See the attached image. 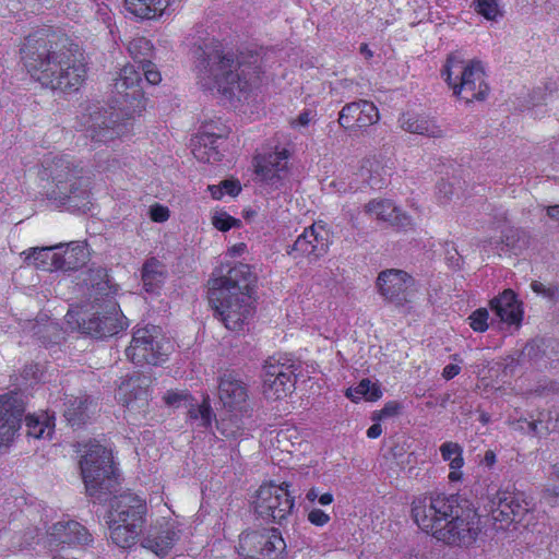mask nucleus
Here are the masks:
<instances>
[{"label": "nucleus", "mask_w": 559, "mask_h": 559, "mask_svg": "<svg viewBox=\"0 0 559 559\" xmlns=\"http://www.w3.org/2000/svg\"><path fill=\"white\" fill-rule=\"evenodd\" d=\"M21 55L29 75L45 87L74 92L85 80L83 53L63 34L41 29L28 35Z\"/></svg>", "instance_id": "nucleus-1"}, {"label": "nucleus", "mask_w": 559, "mask_h": 559, "mask_svg": "<svg viewBox=\"0 0 559 559\" xmlns=\"http://www.w3.org/2000/svg\"><path fill=\"white\" fill-rule=\"evenodd\" d=\"M80 468L86 493L94 502H109L107 523L144 524L145 500L131 491L118 495L119 481L112 466L111 453L99 443L86 445Z\"/></svg>", "instance_id": "nucleus-2"}, {"label": "nucleus", "mask_w": 559, "mask_h": 559, "mask_svg": "<svg viewBox=\"0 0 559 559\" xmlns=\"http://www.w3.org/2000/svg\"><path fill=\"white\" fill-rule=\"evenodd\" d=\"M194 71L198 84L206 91L217 90L233 95L257 86L260 80L258 56L225 52L219 45L205 44L194 49Z\"/></svg>", "instance_id": "nucleus-3"}, {"label": "nucleus", "mask_w": 559, "mask_h": 559, "mask_svg": "<svg viewBox=\"0 0 559 559\" xmlns=\"http://www.w3.org/2000/svg\"><path fill=\"white\" fill-rule=\"evenodd\" d=\"M209 281V301L224 325L240 331L253 317L252 290L255 275L248 264L239 263L226 273L217 270Z\"/></svg>", "instance_id": "nucleus-4"}, {"label": "nucleus", "mask_w": 559, "mask_h": 559, "mask_svg": "<svg viewBox=\"0 0 559 559\" xmlns=\"http://www.w3.org/2000/svg\"><path fill=\"white\" fill-rule=\"evenodd\" d=\"M433 498L439 521L436 538L448 545H472L480 532L473 503L460 495L433 493Z\"/></svg>", "instance_id": "nucleus-5"}, {"label": "nucleus", "mask_w": 559, "mask_h": 559, "mask_svg": "<svg viewBox=\"0 0 559 559\" xmlns=\"http://www.w3.org/2000/svg\"><path fill=\"white\" fill-rule=\"evenodd\" d=\"M50 183L47 188V199L56 206L68 205L70 209L85 211L88 209V170L82 162L73 157L55 156L47 163Z\"/></svg>", "instance_id": "nucleus-6"}, {"label": "nucleus", "mask_w": 559, "mask_h": 559, "mask_svg": "<svg viewBox=\"0 0 559 559\" xmlns=\"http://www.w3.org/2000/svg\"><path fill=\"white\" fill-rule=\"evenodd\" d=\"M448 85L453 90L455 96L466 103L484 100L489 92L485 82V72L479 61L466 63L459 52L448 56L441 71Z\"/></svg>", "instance_id": "nucleus-7"}, {"label": "nucleus", "mask_w": 559, "mask_h": 559, "mask_svg": "<svg viewBox=\"0 0 559 559\" xmlns=\"http://www.w3.org/2000/svg\"><path fill=\"white\" fill-rule=\"evenodd\" d=\"M171 344L156 325L138 328L133 332L130 346L126 349L127 357L136 365H158L165 361Z\"/></svg>", "instance_id": "nucleus-8"}, {"label": "nucleus", "mask_w": 559, "mask_h": 559, "mask_svg": "<svg viewBox=\"0 0 559 559\" xmlns=\"http://www.w3.org/2000/svg\"><path fill=\"white\" fill-rule=\"evenodd\" d=\"M288 487V483L261 485L253 500L254 513L263 520L283 524L295 507V497L290 495Z\"/></svg>", "instance_id": "nucleus-9"}, {"label": "nucleus", "mask_w": 559, "mask_h": 559, "mask_svg": "<svg viewBox=\"0 0 559 559\" xmlns=\"http://www.w3.org/2000/svg\"><path fill=\"white\" fill-rule=\"evenodd\" d=\"M286 544L275 527L248 530L240 534L238 554L243 559H283Z\"/></svg>", "instance_id": "nucleus-10"}, {"label": "nucleus", "mask_w": 559, "mask_h": 559, "mask_svg": "<svg viewBox=\"0 0 559 559\" xmlns=\"http://www.w3.org/2000/svg\"><path fill=\"white\" fill-rule=\"evenodd\" d=\"M491 519L497 531L512 523H521L531 510V503L521 491L498 490L491 499Z\"/></svg>", "instance_id": "nucleus-11"}, {"label": "nucleus", "mask_w": 559, "mask_h": 559, "mask_svg": "<svg viewBox=\"0 0 559 559\" xmlns=\"http://www.w3.org/2000/svg\"><path fill=\"white\" fill-rule=\"evenodd\" d=\"M296 365L289 360L269 358L263 366V394L269 400H281L293 392Z\"/></svg>", "instance_id": "nucleus-12"}, {"label": "nucleus", "mask_w": 559, "mask_h": 559, "mask_svg": "<svg viewBox=\"0 0 559 559\" xmlns=\"http://www.w3.org/2000/svg\"><path fill=\"white\" fill-rule=\"evenodd\" d=\"M117 399L126 407V419L133 424L145 418L148 413V391L145 377H130L121 382Z\"/></svg>", "instance_id": "nucleus-13"}, {"label": "nucleus", "mask_w": 559, "mask_h": 559, "mask_svg": "<svg viewBox=\"0 0 559 559\" xmlns=\"http://www.w3.org/2000/svg\"><path fill=\"white\" fill-rule=\"evenodd\" d=\"M377 286L388 301L403 306L411 300L415 290V280L405 271L390 269L380 272Z\"/></svg>", "instance_id": "nucleus-14"}, {"label": "nucleus", "mask_w": 559, "mask_h": 559, "mask_svg": "<svg viewBox=\"0 0 559 559\" xmlns=\"http://www.w3.org/2000/svg\"><path fill=\"white\" fill-rule=\"evenodd\" d=\"M24 412L25 402L21 392L12 391L0 396V448L13 441Z\"/></svg>", "instance_id": "nucleus-15"}, {"label": "nucleus", "mask_w": 559, "mask_h": 559, "mask_svg": "<svg viewBox=\"0 0 559 559\" xmlns=\"http://www.w3.org/2000/svg\"><path fill=\"white\" fill-rule=\"evenodd\" d=\"M124 123H119V114L96 107L86 121V133L95 142L107 143L123 134Z\"/></svg>", "instance_id": "nucleus-16"}, {"label": "nucleus", "mask_w": 559, "mask_h": 559, "mask_svg": "<svg viewBox=\"0 0 559 559\" xmlns=\"http://www.w3.org/2000/svg\"><path fill=\"white\" fill-rule=\"evenodd\" d=\"M66 319L69 324L75 322L81 333L94 338L112 336L122 329V321L114 312H107L103 316L99 313L84 314L80 319H75V313L68 311Z\"/></svg>", "instance_id": "nucleus-17"}, {"label": "nucleus", "mask_w": 559, "mask_h": 559, "mask_svg": "<svg viewBox=\"0 0 559 559\" xmlns=\"http://www.w3.org/2000/svg\"><path fill=\"white\" fill-rule=\"evenodd\" d=\"M329 250L328 231L323 226L313 224L305 228L304 233L297 237L287 253L294 259L299 257H312L318 259L324 255Z\"/></svg>", "instance_id": "nucleus-18"}, {"label": "nucleus", "mask_w": 559, "mask_h": 559, "mask_svg": "<svg viewBox=\"0 0 559 559\" xmlns=\"http://www.w3.org/2000/svg\"><path fill=\"white\" fill-rule=\"evenodd\" d=\"M92 542V535L86 527L73 520L53 523L47 531V544L50 549L88 545Z\"/></svg>", "instance_id": "nucleus-19"}, {"label": "nucleus", "mask_w": 559, "mask_h": 559, "mask_svg": "<svg viewBox=\"0 0 559 559\" xmlns=\"http://www.w3.org/2000/svg\"><path fill=\"white\" fill-rule=\"evenodd\" d=\"M218 396L229 412L247 413L249 408L246 383L234 372L225 371L219 377Z\"/></svg>", "instance_id": "nucleus-20"}, {"label": "nucleus", "mask_w": 559, "mask_h": 559, "mask_svg": "<svg viewBox=\"0 0 559 559\" xmlns=\"http://www.w3.org/2000/svg\"><path fill=\"white\" fill-rule=\"evenodd\" d=\"M379 111L373 103L359 99L346 104L338 114V123L345 130L365 129L379 121Z\"/></svg>", "instance_id": "nucleus-21"}, {"label": "nucleus", "mask_w": 559, "mask_h": 559, "mask_svg": "<svg viewBox=\"0 0 559 559\" xmlns=\"http://www.w3.org/2000/svg\"><path fill=\"white\" fill-rule=\"evenodd\" d=\"M114 90L126 103H141L143 98V87L141 72L135 64L124 66L118 76L115 79Z\"/></svg>", "instance_id": "nucleus-22"}, {"label": "nucleus", "mask_w": 559, "mask_h": 559, "mask_svg": "<svg viewBox=\"0 0 559 559\" xmlns=\"http://www.w3.org/2000/svg\"><path fill=\"white\" fill-rule=\"evenodd\" d=\"M288 151L282 150L255 158V173L269 185L277 186L287 173Z\"/></svg>", "instance_id": "nucleus-23"}, {"label": "nucleus", "mask_w": 559, "mask_h": 559, "mask_svg": "<svg viewBox=\"0 0 559 559\" xmlns=\"http://www.w3.org/2000/svg\"><path fill=\"white\" fill-rule=\"evenodd\" d=\"M365 211L367 214L379 221L388 222L392 226L406 228L412 225V218L390 200H372L366 204Z\"/></svg>", "instance_id": "nucleus-24"}, {"label": "nucleus", "mask_w": 559, "mask_h": 559, "mask_svg": "<svg viewBox=\"0 0 559 559\" xmlns=\"http://www.w3.org/2000/svg\"><path fill=\"white\" fill-rule=\"evenodd\" d=\"M412 515L423 531L436 537L439 521L435 510L433 493L415 498L412 503Z\"/></svg>", "instance_id": "nucleus-25"}, {"label": "nucleus", "mask_w": 559, "mask_h": 559, "mask_svg": "<svg viewBox=\"0 0 559 559\" xmlns=\"http://www.w3.org/2000/svg\"><path fill=\"white\" fill-rule=\"evenodd\" d=\"M490 308L502 322L520 324L522 321L521 304L512 289H504L499 296L492 298Z\"/></svg>", "instance_id": "nucleus-26"}, {"label": "nucleus", "mask_w": 559, "mask_h": 559, "mask_svg": "<svg viewBox=\"0 0 559 559\" xmlns=\"http://www.w3.org/2000/svg\"><path fill=\"white\" fill-rule=\"evenodd\" d=\"M179 539V532L170 524H166L155 534H150L142 542V546L156 556L163 558L168 555L175 543Z\"/></svg>", "instance_id": "nucleus-27"}, {"label": "nucleus", "mask_w": 559, "mask_h": 559, "mask_svg": "<svg viewBox=\"0 0 559 559\" xmlns=\"http://www.w3.org/2000/svg\"><path fill=\"white\" fill-rule=\"evenodd\" d=\"M401 128L409 133L428 138H442L443 130L431 119L415 114H403L399 120Z\"/></svg>", "instance_id": "nucleus-28"}, {"label": "nucleus", "mask_w": 559, "mask_h": 559, "mask_svg": "<svg viewBox=\"0 0 559 559\" xmlns=\"http://www.w3.org/2000/svg\"><path fill=\"white\" fill-rule=\"evenodd\" d=\"M549 348L550 342L547 340L528 342L520 353L519 364H530L539 370L546 369L551 358Z\"/></svg>", "instance_id": "nucleus-29"}, {"label": "nucleus", "mask_w": 559, "mask_h": 559, "mask_svg": "<svg viewBox=\"0 0 559 559\" xmlns=\"http://www.w3.org/2000/svg\"><path fill=\"white\" fill-rule=\"evenodd\" d=\"M63 246V249L58 250V270L73 271L86 263L88 253L84 243L72 241Z\"/></svg>", "instance_id": "nucleus-30"}, {"label": "nucleus", "mask_w": 559, "mask_h": 559, "mask_svg": "<svg viewBox=\"0 0 559 559\" xmlns=\"http://www.w3.org/2000/svg\"><path fill=\"white\" fill-rule=\"evenodd\" d=\"M63 248V243H58L50 247L34 248L32 253L26 257V261L28 264H32L36 269L43 271H57L59 259L58 250Z\"/></svg>", "instance_id": "nucleus-31"}, {"label": "nucleus", "mask_w": 559, "mask_h": 559, "mask_svg": "<svg viewBox=\"0 0 559 559\" xmlns=\"http://www.w3.org/2000/svg\"><path fill=\"white\" fill-rule=\"evenodd\" d=\"M110 530V538L121 548L133 546L142 532L143 525L136 523H107Z\"/></svg>", "instance_id": "nucleus-32"}, {"label": "nucleus", "mask_w": 559, "mask_h": 559, "mask_svg": "<svg viewBox=\"0 0 559 559\" xmlns=\"http://www.w3.org/2000/svg\"><path fill=\"white\" fill-rule=\"evenodd\" d=\"M126 9L140 19H155L166 9L167 0H126Z\"/></svg>", "instance_id": "nucleus-33"}, {"label": "nucleus", "mask_w": 559, "mask_h": 559, "mask_svg": "<svg viewBox=\"0 0 559 559\" xmlns=\"http://www.w3.org/2000/svg\"><path fill=\"white\" fill-rule=\"evenodd\" d=\"M92 401L87 396L71 397L66 403L64 417L72 427H80L90 418L88 406Z\"/></svg>", "instance_id": "nucleus-34"}, {"label": "nucleus", "mask_w": 559, "mask_h": 559, "mask_svg": "<svg viewBox=\"0 0 559 559\" xmlns=\"http://www.w3.org/2000/svg\"><path fill=\"white\" fill-rule=\"evenodd\" d=\"M165 266L155 258L147 260L142 267L143 286L147 293L156 292L165 280Z\"/></svg>", "instance_id": "nucleus-35"}, {"label": "nucleus", "mask_w": 559, "mask_h": 559, "mask_svg": "<svg viewBox=\"0 0 559 559\" xmlns=\"http://www.w3.org/2000/svg\"><path fill=\"white\" fill-rule=\"evenodd\" d=\"M440 452L442 459L449 462V465L452 469L449 474V479L451 481L460 480L462 477V472H460V469L464 465L462 455L463 450L461 445L455 442L448 441L440 447Z\"/></svg>", "instance_id": "nucleus-36"}, {"label": "nucleus", "mask_w": 559, "mask_h": 559, "mask_svg": "<svg viewBox=\"0 0 559 559\" xmlns=\"http://www.w3.org/2000/svg\"><path fill=\"white\" fill-rule=\"evenodd\" d=\"M382 392L379 385L371 382L369 379H362L356 386L349 388L346 392V396L354 402L361 399L366 401H377L381 397Z\"/></svg>", "instance_id": "nucleus-37"}, {"label": "nucleus", "mask_w": 559, "mask_h": 559, "mask_svg": "<svg viewBox=\"0 0 559 559\" xmlns=\"http://www.w3.org/2000/svg\"><path fill=\"white\" fill-rule=\"evenodd\" d=\"M128 51L134 63L142 66L151 61L153 57V45L145 37H138L128 44Z\"/></svg>", "instance_id": "nucleus-38"}, {"label": "nucleus", "mask_w": 559, "mask_h": 559, "mask_svg": "<svg viewBox=\"0 0 559 559\" xmlns=\"http://www.w3.org/2000/svg\"><path fill=\"white\" fill-rule=\"evenodd\" d=\"M91 287L95 295L108 296L112 293V286L109 284L107 270L100 266L88 270V278Z\"/></svg>", "instance_id": "nucleus-39"}, {"label": "nucleus", "mask_w": 559, "mask_h": 559, "mask_svg": "<svg viewBox=\"0 0 559 559\" xmlns=\"http://www.w3.org/2000/svg\"><path fill=\"white\" fill-rule=\"evenodd\" d=\"M217 424L219 432L230 439H236L243 435V421L235 414L223 417Z\"/></svg>", "instance_id": "nucleus-40"}, {"label": "nucleus", "mask_w": 559, "mask_h": 559, "mask_svg": "<svg viewBox=\"0 0 559 559\" xmlns=\"http://www.w3.org/2000/svg\"><path fill=\"white\" fill-rule=\"evenodd\" d=\"M187 406H190L188 416L192 420H199V426L207 428L211 426L213 412L209 400H203L202 404H192L191 401Z\"/></svg>", "instance_id": "nucleus-41"}, {"label": "nucleus", "mask_w": 559, "mask_h": 559, "mask_svg": "<svg viewBox=\"0 0 559 559\" xmlns=\"http://www.w3.org/2000/svg\"><path fill=\"white\" fill-rule=\"evenodd\" d=\"M26 433L35 439L50 437L52 428L47 421L39 420L38 417L27 415L25 417Z\"/></svg>", "instance_id": "nucleus-42"}, {"label": "nucleus", "mask_w": 559, "mask_h": 559, "mask_svg": "<svg viewBox=\"0 0 559 559\" xmlns=\"http://www.w3.org/2000/svg\"><path fill=\"white\" fill-rule=\"evenodd\" d=\"M502 242L513 251H520L528 245V237L522 229L510 228L502 235Z\"/></svg>", "instance_id": "nucleus-43"}, {"label": "nucleus", "mask_w": 559, "mask_h": 559, "mask_svg": "<svg viewBox=\"0 0 559 559\" xmlns=\"http://www.w3.org/2000/svg\"><path fill=\"white\" fill-rule=\"evenodd\" d=\"M209 190L214 199L219 200L224 193L236 197L241 191V186L238 180L226 179L219 185L209 186Z\"/></svg>", "instance_id": "nucleus-44"}, {"label": "nucleus", "mask_w": 559, "mask_h": 559, "mask_svg": "<svg viewBox=\"0 0 559 559\" xmlns=\"http://www.w3.org/2000/svg\"><path fill=\"white\" fill-rule=\"evenodd\" d=\"M34 333L39 335L43 343H58L62 338V330L55 322H48L43 328L37 326Z\"/></svg>", "instance_id": "nucleus-45"}, {"label": "nucleus", "mask_w": 559, "mask_h": 559, "mask_svg": "<svg viewBox=\"0 0 559 559\" xmlns=\"http://www.w3.org/2000/svg\"><path fill=\"white\" fill-rule=\"evenodd\" d=\"M475 11L487 20H496L500 15L499 5L496 0H474Z\"/></svg>", "instance_id": "nucleus-46"}, {"label": "nucleus", "mask_w": 559, "mask_h": 559, "mask_svg": "<svg viewBox=\"0 0 559 559\" xmlns=\"http://www.w3.org/2000/svg\"><path fill=\"white\" fill-rule=\"evenodd\" d=\"M539 424H543L545 433H559V411H540Z\"/></svg>", "instance_id": "nucleus-47"}, {"label": "nucleus", "mask_w": 559, "mask_h": 559, "mask_svg": "<svg viewBox=\"0 0 559 559\" xmlns=\"http://www.w3.org/2000/svg\"><path fill=\"white\" fill-rule=\"evenodd\" d=\"M489 312L486 308H479L468 317L469 325L475 332H485L488 329Z\"/></svg>", "instance_id": "nucleus-48"}, {"label": "nucleus", "mask_w": 559, "mask_h": 559, "mask_svg": "<svg viewBox=\"0 0 559 559\" xmlns=\"http://www.w3.org/2000/svg\"><path fill=\"white\" fill-rule=\"evenodd\" d=\"M459 180L453 178L452 180L441 179L437 185V193L439 199L443 201L451 200L454 195H459V192L455 189V183Z\"/></svg>", "instance_id": "nucleus-49"}, {"label": "nucleus", "mask_w": 559, "mask_h": 559, "mask_svg": "<svg viewBox=\"0 0 559 559\" xmlns=\"http://www.w3.org/2000/svg\"><path fill=\"white\" fill-rule=\"evenodd\" d=\"M222 139V135H215L213 133H204L201 135V141L204 145V147H210V153H209V156L206 157V160L210 162L211 159L213 160H219L221 159V154L217 150V145H216V142L217 140Z\"/></svg>", "instance_id": "nucleus-50"}, {"label": "nucleus", "mask_w": 559, "mask_h": 559, "mask_svg": "<svg viewBox=\"0 0 559 559\" xmlns=\"http://www.w3.org/2000/svg\"><path fill=\"white\" fill-rule=\"evenodd\" d=\"M213 225L221 231H227L234 226H239L240 221L226 213H217L213 216Z\"/></svg>", "instance_id": "nucleus-51"}, {"label": "nucleus", "mask_w": 559, "mask_h": 559, "mask_svg": "<svg viewBox=\"0 0 559 559\" xmlns=\"http://www.w3.org/2000/svg\"><path fill=\"white\" fill-rule=\"evenodd\" d=\"M141 76L144 75L148 84H158L162 80L159 71H157L155 64L152 61L138 66Z\"/></svg>", "instance_id": "nucleus-52"}, {"label": "nucleus", "mask_w": 559, "mask_h": 559, "mask_svg": "<svg viewBox=\"0 0 559 559\" xmlns=\"http://www.w3.org/2000/svg\"><path fill=\"white\" fill-rule=\"evenodd\" d=\"M164 401L169 406L179 407L181 404H185L187 406L189 402L192 401V397L187 392L183 391H169L164 396Z\"/></svg>", "instance_id": "nucleus-53"}, {"label": "nucleus", "mask_w": 559, "mask_h": 559, "mask_svg": "<svg viewBox=\"0 0 559 559\" xmlns=\"http://www.w3.org/2000/svg\"><path fill=\"white\" fill-rule=\"evenodd\" d=\"M534 391L537 395H540V396L558 394L559 393V382L554 381V380L539 381Z\"/></svg>", "instance_id": "nucleus-54"}, {"label": "nucleus", "mask_w": 559, "mask_h": 559, "mask_svg": "<svg viewBox=\"0 0 559 559\" xmlns=\"http://www.w3.org/2000/svg\"><path fill=\"white\" fill-rule=\"evenodd\" d=\"M401 405L397 402H389L384 405V407L373 416V419H384L392 416H395L400 413Z\"/></svg>", "instance_id": "nucleus-55"}, {"label": "nucleus", "mask_w": 559, "mask_h": 559, "mask_svg": "<svg viewBox=\"0 0 559 559\" xmlns=\"http://www.w3.org/2000/svg\"><path fill=\"white\" fill-rule=\"evenodd\" d=\"M308 520L316 526H323L330 521V515L321 509H313L309 512Z\"/></svg>", "instance_id": "nucleus-56"}, {"label": "nucleus", "mask_w": 559, "mask_h": 559, "mask_svg": "<svg viewBox=\"0 0 559 559\" xmlns=\"http://www.w3.org/2000/svg\"><path fill=\"white\" fill-rule=\"evenodd\" d=\"M151 218L154 222L163 223L168 219L169 211L166 206L155 204L150 210Z\"/></svg>", "instance_id": "nucleus-57"}, {"label": "nucleus", "mask_w": 559, "mask_h": 559, "mask_svg": "<svg viewBox=\"0 0 559 559\" xmlns=\"http://www.w3.org/2000/svg\"><path fill=\"white\" fill-rule=\"evenodd\" d=\"M531 287L533 292H535L536 294L543 295L549 299H552L557 293L556 288L546 287L543 283L538 281L532 282Z\"/></svg>", "instance_id": "nucleus-58"}, {"label": "nucleus", "mask_w": 559, "mask_h": 559, "mask_svg": "<svg viewBox=\"0 0 559 559\" xmlns=\"http://www.w3.org/2000/svg\"><path fill=\"white\" fill-rule=\"evenodd\" d=\"M461 371L457 365L449 364L443 368L442 377L447 380L453 379Z\"/></svg>", "instance_id": "nucleus-59"}, {"label": "nucleus", "mask_w": 559, "mask_h": 559, "mask_svg": "<svg viewBox=\"0 0 559 559\" xmlns=\"http://www.w3.org/2000/svg\"><path fill=\"white\" fill-rule=\"evenodd\" d=\"M528 427L534 435L545 433L543 424H539V415L536 419L528 423Z\"/></svg>", "instance_id": "nucleus-60"}, {"label": "nucleus", "mask_w": 559, "mask_h": 559, "mask_svg": "<svg viewBox=\"0 0 559 559\" xmlns=\"http://www.w3.org/2000/svg\"><path fill=\"white\" fill-rule=\"evenodd\" d=\"M382 432V428L379 424H373L367 430V436L371 439L378 438Z\"/></svg>", "instance_id": "nucleus-61"}, {"label": "nucleus", "mask_w": 559, "mask_h": 559, "mask_svg": "<svg viewBox=\"0 0 559 559\" xmlns=\"http://www.w3.org/2000/svg\"><path fill=\"white\" fill-rule=\"evenodd\" d=\"M483 463L487 467H491L496 463V454H495V452L491 451V450L486 451L485 455H484V459H483Z\"/></svg>", "instance_id": "nucleus-62"}, {"label": "nucleus", "mask_w": 559, "mask_h": 559, "mask_svg": "<svg viewBox=\"0 0 559 559\" xmlns=\"http://www.w3.org/2000/svg\"><path fill=\"white\" fill-rule=\"evenodd\" d=\"M310 120H311V112L310 111H304L297 118L298 124H300L302 127L308 126Z\"/></svg>", "instance_id": "nucleus-63"}, {"label": "nucleus", "mask_w": 559, "mask_h": 559, "mask_svg": "<svg viewBox=\"0 0 559 559\" xmlns=\"http://www.w3.org/2000/svg\"><path fill=\"white\" fill-rule=\"evenodd\" d=\"M359 52L364 56L366 60H370L373 57V52L372 50H370L367 44L360 45Z\"/></svg>", "instance_id": "nucleus-64"}]
</instances>
